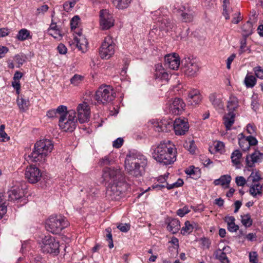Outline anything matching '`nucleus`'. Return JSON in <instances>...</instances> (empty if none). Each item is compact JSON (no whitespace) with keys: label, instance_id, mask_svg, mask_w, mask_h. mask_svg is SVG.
Here are the masks:
<instances>
[{"label":"nucleus","instance_id":"nucleus-21","mask_svg":"<svg viewBox=\"0 0 263 263\" xmlns=\"http://www.w3.org/2000/svg\"><path fill=\"white\" fill-rule=\"evenodd\" d=\"M183 10H178L181 12V16L182 20L184 22H191L193 21L194 16L195 15V12L193 11L190 8H187L183 7Z\"/></svg>","mask_w":263,"mask_h":263},{"label":"nucleus","instance_id":"nucleus-57","mask_svg":"<svg viewBox=\"0 0 263 263\" xmlns=\"http://www.w3.org/2000/svg\"><path fill=\"white\" fill-rule=\"evenodd\" d=\"M57 50L60 54H64L67 53V48L63 44H60L57 47Z\"/></svg>","mask_w":263,"mask_h":263},{"label":"nucleus","instance_id":"nucleus-38","mask_svg":"<svg viewBox=\"0 0 263 263\" xmlns=\"http://www.w3.org/2000/svg\"><path fill=\"white\" fill-rule=\"evenodd\" d=\"M55 110L57 114H59L60 115V118L64 116V118H65L68 116V110H67V108L66 106L60 105Z\"/></svg>","mask_w":263,"mask_h":263},{"label":"nucleus","instance_id":"nucleus-58","mask_svg":"<svg viewBox=\"0 0 263 263\" xmlns=\"http://www.w3.org/2000/svg\"><path fill=\"white\" fill-rule=\"evenodd\" d=\"M246 44H246V39L242 40L240 41V49L239 50V54H241L246 51L245 48L246 47Z\"/></svg>","mask_w":263,"mask_h":263},{"label":"nucleus","instance_id":"nucleus-64","mask_svg":"<svg viewBox=\"0 0 263 263\" xmlns=\"http://www.w3.org/2000/svg\"><path fill=\"white\" fill-rule=\"evenodd\" d=\"M224 147V144L222 142L218 141L215 145V148L216 151H222Z\"/></svg>","mask_w":263,"mask_h":263},{"label":"nucleus","instance_id":"nucleus-28","mask_svg":"<svg viewBox=\"0 0 263 263\" xmlns=\"http://www.w3.org/2000/svg\"><path fill=\"white\" fill-rule=\"evenodd\" d=\"M242 157V153L239 149L235 150L231 154V158L232 162L236 167L237 168H240V160Z\"/></svg>","mask_w":263,"mask_h":263},{"label":"nucleus","instance_id":"nucleus-50","mask_svg":"<svg viewBox=\"0 0 263 263\" xmlns=\"http://www.w3.org/2000/svg\"><path fill=\"white\" fill-rule=\"evenodd\" d=\"M190 210L187 206H184L183 208L178 209L177 211V214L181 217H183L185 214L189 213Z\"/></svg>","mask_w":263,"mask_h":263},{"label":"nucleus","instance_id":"nucleus-27","mask_svg":"<svg viewBox=\"0 0 263 263\" xmlns=\"http://www.w3.org/2000/svg\"><path fill=\"white\" fill-rule=\"evenodd\" d=\"M209 99L214 108L217 109L222 107L223 105L221 100L218 97V96L216 93H212L210 94L209 95Z\"/></svg>","mask_w":263,"mask_h":263},{"label":"nucleus","instance_id":"nucleus-5","mask_svg":"<svg viewBox=\"0 0 263 263\" xmlns=\"http://www.w3.org/2000/svg\"><path fill=\"white\" fill-rule=\"evenodd\" d=\"M127 186L125 180L108 183L106 192L107 198L111 200L120 199Z\"/></svg>","mask_w":263,"mask_h":263},{"label":"nucleus","instance_id":"nucleus-39","mask_svg":"<svg viewBox=\"0 0 263 263\" xmlns=\"http://www.w3.org/2000/svg\"><path fill=\"white\" fill-rule=\"evenodd\" d=\"M241 222L246 227H250L252 224V220L249 214H247L243 216H241Z\"/></svg>","mask_w":263,"mask_h":263},{"label":"nucleus","instance_id":"nucleus-56","mask_svg":"<svg viewBox=\"0 0 263 263\" xmlns=\"http://www.w3.org/2000/svg\"><path fill=\"white\" fill-rule=\"evenodd\" d=\"M250 178H252L253 182H257L261 179L258 172H256L255 173L252 172L250 176Z\"/></svg>","mask_w":263,"mask_h":263},{"label":"nucleus","instance_id":"nucleus-42","mask_svg":"<svg viewBox=\"0 0 263 263\" xmlns=\"http://www.w3.org/2000/svg\"><path fill=\"white\" fill-rule=\"evenodd\" d=\"M26 56L23 54H16L14 57L15 62L18 64L17 67H20V65H22L26 61Z\"/></svg>","mask_w":263,"mask_h":263},{"label":"nucleus","instance_id":"nucleus-59","mask_svg":"<svg viewBox=\"0 0 263 263\" xmlns=\"http://www.w3.org/2000/svg\"><path fill=\"white\" fill-rule=\"evenodd\" d=\"M235 57H236V54L235 53H233L227 59V68L228 69H230L231 68V63L233 61V60H234Z\"/></svg>","mask_w":263,"mask_h":263},{"label":"nucleus","instance_id":"nucleus-47","mask_svg":"<svg viewBox=\"0 0 263 263\" xmlns=\"http://www.w3.org/2000/svg\"><path fill=\"white\" fill-rule=\"evenodd\" d=\"M189 103L192 105H196L199 103L201 101V97L200 94L196 95L193 97V98L187 99Z\"/></svg>","mask_w":263,"mask_h":263},{"label":"nucleus","instance_id":"nucleus-16","mask_svg":"<svg viewBox=\"0 0 263 263\" xmlns=\"http://www.w3.org/2000/svg\"><path fill=\"white\" fill-rule=\"evenodd\" d=\"M185 106V105L182 99L176 98L168 104V107L170 113L178 115L182 112Z\"/></svg>","mask_w":263,"mask_h":263},{"label":"nucleus","instance_id":"nucleus-36","mask_svg":"<svg viewBox=\"0 0 263 263\" xmlns=\"http://www.w3.org/2000/svg\"><path fill=\"white\" fill-rule=\"evenodd\" d=\"M17 104L20 109L23 111H25L28 108L29 101L23 99V98H18L17 100Z\"/></svg>","mask_w":263,"mask_h":263},{"label":"nucleus","instance_id":"nucleus-46","mask_svg":"<svg viewBox=\"0 0 263 263\" xmlns=\"http://www.w3.org/2000/svg\"><path fill=\"white\" fill-rule=\"evenodd\" d=\"M183 184V181L181 179H178L177 181L173 183V184H169L168 183H166V187L168 190H171L174 189L175 187H178L181 186Z\"/></svg>","mask_w":263,"mask_h":263},{"label":"nucleus","instance_id":"nucleus-14","mask_svg":"<svg viewBox=\"0 0 263 263\" xmlns=\"http://www.w3.org/2000/svg\"><path fill=\"white\" fill-rule=\"evenodd\" d=\"M100 24L103 30L109 29L114 25V19L112 14H109L106 9H102L100 11Z\"/></svg>","mask_w":263,"mask_h":263},{"label":"nucleus","instance_id":"nucleus-51","mask_svg":"<svg viewBox=\"0 0 263 263\" xmlns=\"http://www.w3.org/2000/svg\"><path fill=\"white\" fill-rule=\"evenodd\" d=\"M235 182L237 186H243L246 184V180L242 176H237L235 178Z\"/></svg>","mask_w":263,"mask_h":263},{"label":"nucleus","instance_id":"nucleus-49","mask_svg":"<svg viewBox=\"0 0 263 263\" xmlns=\"http://www.w3.org/2000/svg\"><path fill=\"white\" fill-rule=\"evenodd\" d=\"M80 17L78 15H76L72 17L70 21V27L72 30L76 29L79 24Z\"/></svg>","mask_w":263,"mask_h":263},{"label":"nucleus","instance_id":"nucleus-4","mask_svg":"<svg viewBox=\"0 0 263 263\" xmlns=\"http://www.w3.org/2000/svg\"><path fill=\"white\" fill-rule=\"evenodd\" d=\"M68 225V222L64 217L61 215H54L50 216L46 220L45 227L48 231L58 234Z\"/></svg>","mask_w":263,"mask_h":263},{"label":"nucleus","instance_id":"nucleus-7","mask_svg":"<svg viewBox=\"0 0 263 263\" xmlns=\"http://www.w3.org/2000/svg\"><path fill=\"white\" fill-rule=\"evenodd\" d=\"M77 112L73 109L68 110V116L64 118V116L59 118V125L65 132H72L77 127L78 119Z\"/></svg>","mask_w":263,"mask_h":263},{"label":"nucleus","instance_id":"nucleus-33","mask_svg":"<svg viewBox=\"0 0 263 263\" xmlns=\"http://www.w3.org/2000/svg\"><path fill=\"white\" fill-rule=\"evenodd\" d=\"M8 199L10 201H14L19 199L22 197L20 189H13L8 192Z\"/></svg>","mask_w":263,"mask_h":263},{"label":"nucleus","instance_id":"nucleus-41","mask_svg":"<svg viewBox=\"0 0 263 263\" xmlns=\"http://www.w3.org/2000/svg\"><path fill=\"white\" fill-rule=\"evenodd\" d=\"M117 7L119 9L126 8L130 3L132 0H114Z\"/></svg>","mask_w":263,"mask_h":263},{"label":"nucleus","instance_id":"nucleus-6","mask_svg":"<svg viewBox=\"0 0 263 263\" xmlns=\"http://www.w3.org/2000/svg\"><path fill=\"white\" fill-rule=\"evenodd\" d=\"M95 97L98 103L104 105L114 100L116 93L110 85L101 86L96 91Z\"/></svg>","mask_w":263,"mask_h":263},{"label":"nucleus","instance_id":"nucleus-3","mask_svg":"<svg viewBox=\"0 0 263 263\" xmlns=\"http://www.w3.org/2000/svg\"><path fill=\"white\" fill-rule=\"evenodd\" d=\"M53 148V144L51 140L43 139L38 141L35 143L32 153L28 157L31 162L43 163Z\"/></svg>","mask_w":263,"mask_h":263},{"label":"nucleus","instance_id":"nucleus-61","mask_svg":"<svg viewBox=\"0 0 263 263\" xmlns=\"http://www.w3.org/2000/svg\"><path fill=\"white\" fill-rule=\"evenodd\" d=\"M200 160L205 167H208L209 164L213 163V162L209 158H206L204 156L201 157Z\"/></svg>","mask_w":263,"mask_h":263},{"label":"nucleus","instance_id":"nucleus-26","mask_svg":"<svg viewBox=\"0 0 263 263\" xmlns=\"http://www.w3.org/2000/svg\"><path fill=\"white\" fill-rule=\"evenodd\" d=\"M226 248V247H224L222 250L218 249L214 252L215 258L218 260L221 263H224L226 262H230V260L227 257L226 253L223 252Z\"/></svg>","mask_w":263,"mask_h":263},{"label":"nucleus","instance_id":"nucleus-44","mask_svg":"<svg viewBox=\"0 0 263 263\" xmlns=\"http://www.w3.org/2000/svg\"><path fill=\"white\" fill-rule=\"evenodd\" d=\"M83 79V76L76 74L71 78L70 82L72 84L77 86L82 82Z\"/></svg>","mask_w":263,"mask_h":263},{"label":"nucleus","instance_id":"nucleus-30","mask_svg":"<svg viewBox=\"0 0 263 263\" xmlns=\"http://www.w3.org/2000/svg\"><path fill=\"white\" fill-rule=\"evenodd\" d=\"M16 37L18 41H24L27 39H31L32 35L27 29H22L18 31Z\"/></svg>","mask_w":263,"mask_h":263},{"label":"nucleus","instance_id":"nucleus-13","mask_svg":"<svg viewBox=\"0 0 263 263\" xmlns=\"http://www.w3.org/2000/svg\"><path fill=\"white\" fill-rule=\"evenodd\" d=\"M25 176L29 183H35L41 180L42 173L37 167L34 165H30L26 167Z\"/></svg>","mask_w":263,"mask_h":263},{"label":"nucleus","instance_id":"nucleus-11","mask_svg":"<svg viewBox=\"0 0 263 263\" xmlns=\"http://www.w3.org/2000/svg\"><path fill=\"white\" fill-rule=\"evenodd\" d=\"M161 11L158 10L152 13V18L154 20L157 21L160 24V27L161 29L168 31L173 28L174 22L169 16L167 15H161Z\"/></svg>","mask_w":263,"mask_h":263},{"label":"nucleus","instance_id":"nucleus-22","mask_svg":"<svg viewBox=\"0 0 263 263\" xmlns=\"http://www.w3.org/2000/svg\"><path fill=\"white\" fill-rule=\"evenodd\" d=\"M154 126L156 127V130L158 132H167L170 130L172 127V122L167 121L166 120H162L160 121H157L154 123Z\"/></svg>","mask_w":263,"mask_h":263},{"label":"nucleus","instance_id":"nucleus-37","mask_svg":"<svg viewBox=\"0 0 263 263\" xmlns=\"http://www.w3.org/2000/svg\"><path fill=\"white\" fill-rule=\"evenodd\" d=\"M155 77L156 79L161 81L162 82H168L170 79L169 74L164 71L157 72L155 74Z\"/></svg>","mask_w":263,"mask_h":263},{"label":"nucleus","instance_id":"nucleus-9","mask_svg":"<svg viewBox=\"0 0 263 263\" xmlns=\"http://www.w3.org/2000/svg\"><path fill=\"white\" fill-rule=\"evenodd\" d=\"M115 44L110 36L105 37L100 48L99 55L102 59H108L114 54Z\"/></svg>","mask_w":263,"mask_h":263},{"label":"nucleus","instance_id":"nucleus-34","mask_svg":"<svg viewBox=\"0 0 263 263\" xmlns=\"http://www.w3.org/2000/svg\"><path fill=\"white\" fill-rule=\"evenodd\" d=\"M241 137L239 138L238 143L242 150L244 152H246L250 148L249 144L243 134H241Z\"/></svg>","mask_w":263,"mask_h":263},{"label":"nucleus","instance_id":"nucleus-45","mask_svg":"<svg viewBox=\"0 0 263 263\" xmlns=\"http://www.w3.org/2000/svg\"><path fill=\"white\" fill-rule=\"evenodd\" d=\"M184 146L190 151L191 153L194 154L195 152L196 145L193 140L189 141V142H185L184 144Z\"/></svg>","mask_w":263,"mask_h":263},{"label":"nucleus","instance_id":"nucleus-18","mask_svg":"<svg viewBox=\"0 0 263 263\" xmlns=\"http://www.w3.org/2000/svg\"><path fill=\"white\" fill-rule=\"evenodd\" d=\"M262 161H263V153L258 149H255L254 153L247 155L246 157V165L248 167H253L255 163H260Z\"/></svg>","mask_w":263,"mask_h":263},{"label":"nucleus","instance_id":"nucleus-52","mask_svg":"<svg viewBox=\"0 0 263 263\" xmlns=\"http://www.w3.org/2000/svg\"><path fill=\"white\" fill-rule=\"evenodd\" d=\"M249 144V147L251 146H255L258 143V141L256 138L252 136H249L246 137Z\"/></svg>","mask_w":263,"mask_h":263},{"label":"nucleus","instance_id":"nucleus-63","mask_svg":"<svg viewBox=\"0 0 263 263\" xmlns=\"http://www.w3.org/2000/svg\"><path fill=\"white\" fill-rule=\"evenodd\" d=\"M249 260L250 262L257 261V254L256 252L249 253Z\"/></svg>","mask_w":263,"mask_h":263},{"label":"nucleus","instance_id":"nucleus-1","mask_svg":"<svg viewBox=\"0 0 263 263\" xmlns=\"http://www.w3.org/2000/svg\"><path fill=\"white\" fill-rule=\"evenodd\" d=\"M125 168L128 174L134 177L142 176L145 172L147 160L145 156L138 152H130L125 160Z\"/></svg>","mask_w":263,"mask_h":263},{"label":"nucleus","instance_id":"nucleus-32","mask_svg":"<svg viewBox=\"0 0 263 263\" xmlns=\"http://www.w3.org/2000/svg\"><path fill=\"white\" fill-rule=\"evenodd\" d=\"M244 83L246 87L252 88L256 83V79L254 76L247 74L245 78Z\"/></svg>","mask_w":263,"mask_h":263},{"label":"nucleus","instance_id":"nucleus-62","mask_svg":"<svg viewBox=\"0 0 263 263\" xmlns=\"http://www.w3.org/2000/svg\"><path fill=\"white\" fill-rule=\"evenodd\" d=\"M200 94L199 90L196 89H193L189 92L187 99L193 98V97Z\"/></svg>","mask_w":263,"mask_h":263},{"label":"nucleus","instance_id":"nucleus-48","mask_svg":"<svg viewBox=\"0 0 263 263\" xmlns=\"http://www.w3.org/2000/svg\"><path fill=\"white\" fill-rule=\"evenodd\" d=\"M253 71L256 77L263 80V68L260 66H257L253 68Z\"/></svg>","mask_w":263,"mask_h":263},{"label":"nucleus","instance_id":"nucleus-8","mask_svg":"<svg viewBox=\"0 0 263 263\" xmlns=\"http://www.w3.org/2000/svg\"><path fill=\"white\" fill-rule=\"evenodd\" d=\"M102 178L109 183L125 180L121 170L114 167H105L103 170Z\"/></svg>","mask_w":263,"mask_h":263},{"label":"nucleus","instance_id":"nucleus-31","mask_svg":"<svg viewBox=\"0 0 263 263\" xmlns=\"http://www.w3.org/2000/svg\"><path fill=\"white\" fill-rule=\"evenodd\" d=\"M238 106V102L237 98L234 96H231L228 102L227 107L229 111H233Z\"/></svg>","mask_w":263,"mask_h":263},{"label":"nucleus","instance_id":"nucleus-19","mask_svg":"<svg viewBox=\"0 0 263 263\" xmlns=\"http://www.w3.org/2000/svg\"><path fill=\"white\" fill-rule=\"evenodd\" d=\"M164 62L165 67L173 70L177 69L180 63L179 55L175 53L165 55Z\"/></svg>","mask_w":263,"mask_h":263},{"label":"nucleus","instance_id":"nucleus-55","mask_svg":"<svg viewBox=\"0 0 263 263\" xmlns=\"http://www.w3.org/2000/svg\"><path fill=\"white\" fill-rule=\"evenodd\" d=\"M123 142V138H118L113 142L112 146L114 147L119 148L122 146Z\"/></svg>","mask_w":263,"mask_h":263},{"label":"nucleus","instance_id":"nucleus-53","mask_svg":"<svg viewBox=\"0 0 263 263\" xmlns=\"http://www.w3.org/2000/svg\"><path fill=\"white\" fill-rule=\"evenodd\" d=\"M117 228L122 232H127L129 230L130 225L128 223H120Z\"/></svg>","mask_w":263,"mask_h":263},{"label":"nucleus","instance_id":"nucleus-15","mask_svg":"<svg viewBox=\"0 0 263 263\" xmlns=\"http://www.w3.org/2000/svg\"><path fill=\"white\" fill-rule=\"evenodd\" d=\"M78 120L80 123L87 122L89 120L90 109L87 103L84 102L77 107Z\"/></svg>","mask_w":263,"mask_h":263},{"label":"nucleus","instance_id":"nucleus-25","mask_svg":"<svg viewBox=\"0 0 263 263\" xmlns=\"http://www.w3.org/2000/svg\"><path fill=\"white\" fill-rule=\"evenodd\" d=\"M263 185L260 183H256L250 186L249 193L254 198L261 196L262 194Z\"/></svg>","mask_w":263,"mask_h":263},{"label":"nucleus","instance_id":"nucleus-43","mask_svg":"<svg viewBox=\"0 0 263 263\" xmlns=\"http://www.w3.org/2000/svg\"><path fill=\"white\" fill-rule=\"evenodd\" d=\"M106 232V240L108 241V247L110 249H111L114 247V243L112 240V237L111 234V229L108 228L105 230Z\"/></svg>","mask_w":263,"mask_h":263},{"label":"nucleus","instance_id":"nucleus-60","mask_svg":"<svg viewBox=\"0 0 263 263\" xmlns=\"http://www.w3.org/2000/svg\"><path fill=\"white\" fill-rule=\"evenodd\" d=\"M228 229L231 232H235L239 229V226L235 224L234 222L228 225Z\"/></svg>","mask_w":263,"mask_h":263},{"label":"nucleus","instance_id":"nucleus-29","mask_svg":"<svg viewBox=\"0 0 263 263\" xmlns=\"http://www.w3.org/2000/svg\"><path fill=\"white\" fill-rule=\"evenodd\" d=\"M167 230L173 234H175L180 230V222L177 219H172L168 223Z\"/></svg>","mask_w":263,"mask_h":263},{"label":"nucleus","instance_id":"nucleus-2","mask_svg":"<svg viewBox=\"0 0 263 263\" xmlns=\"http://www.w3.org/2000/svg\"><path fill=\"white\" fill-rule=\"evenodd\" d=\"M153 149V157L160 163L167 165L176 160V149L171 146L170 141L161 142Z\"/></svg>","mask_w":263,"mask_h":263},{"label":"nucleus","instance_id":"nucleus-23","mask_svg":"<svg viewBox=\"0 0 263 263\" xmlns=\"http://www.w3.org/2000/svg\"><path fill=\"white\" fill-rule=\"evenodd\" d=\"M231 180L232 177L230 175H223L219 179H215L213 183L215 185H221L224 188H228Z\"/></svg>","mask_w":263,"mask_h":263},{"label":"nucleus","instance_id":"nucleus-54","mask_svg":"<svg viewBox=\"0 0 263 263\" xmlns=\"http://www.w3.org/2000/svg\"><path fill=\"white\" fill-rule=\"evenodd\" d=\"M112 162V160L110 158V157L108 156H105L102 158L100 161V163L101 165H109Z\"/></svg>","mask_w":263,"mask_h":263},{"label":"nucleus","instance_id":"nucleus-35","mask_svg":"<svg viewBox=\"0 0 263 263\" xmlns=\"http://www.w3.org/2000/svg\"><path fill=\"white\" fill-rule=\"evenodd\" d=\"M253 24L250 21H247L242 27V30L244 32V35L248 36L253 32Z\"/></svg>","mask_w":263,"mask_h":263},{"label":"nucleus","instance_id":"nucleus-40","mask_svg":"<svg viewBox=\"0 0 263 263\" xmlns=\"http://www.w3.org/2000/svg\"><path fill=\"white\" fill-rule=\"evenodd\" d=\"M193 226L191 224L189 221L185 222L184 226L181 229V233L183 235L189 234L193 230Z\"/></svg>","mask_w":263,"mask_h":263},{"label":"nucleus","instance_id":"nucleus-17","mask_svg":"<svg viewBox=\"0 0 263 263\" xmlns=\"http://www.w3.org/2000/svg\"><path fill=\"white\" fill-rule=\"evenodd\" d=\"M173 125L176 135H184L189 128L188 122L184 119H176Z\"/></svg>","mask_w":263,"mask_h":263},{"label":"nucleus","instance_id":"nucleus-24","mask_svg":"<svg viewBox=\"0 0 263 263\" xmlns=\"http://www.w3.org/2000/svg\"><path fill=\"white\" fill-rule=\"evenodd\" d=\"M235 114L233 111H229L223 117L224 124L227 130L231 129L235 121Z\"/></svg>","mask_w":263,"mask_h":263},{"label":"nucleus","instance_id":"nucleus-10","mask_svg":"<svg viewBox=\"0 0 263 263\" xmlns=\"http://www.w3.org/2000/svg\"><path fill=\"white\" fill-rule=\"evenodd\" d=\"M42 243V248L44 252L55 254L59 253V243L54 237L51 236H45L43 239Z\"/></svg>","mask_w":263,"mask_h":263},{"label":"nucleus","instance_id":"nucleus-20","mask_svg":"<svg viewBox=\"0 0 263 263\" xmlns=\"http://www.w3.org/2000/svg\"><path fill=\"white\" fill-rule=\"evenodd\" d=\"M78 36L74 37V43H76L77 48L84 52L86 49L88 45V42L86 37L82 35V31H79L77 33Z\"/></svg>","mask_w":263,"mask_h":263},{"label":"nucleus","instance_id":"nucleus-12","mask_svg":"<svg viewBox=\"0 0 263 263\" xmlns=\"http://www.w3.org/2000/svg\"><path fill=\"white\" fill-rule=\"evenodd\" d=\"M181 63L185 74L191 77L196 75L199 67L194 59L189 57L185 58L182 60Z\"/></svg>","mask_w":263,"mask_h":263}]
</instances>
